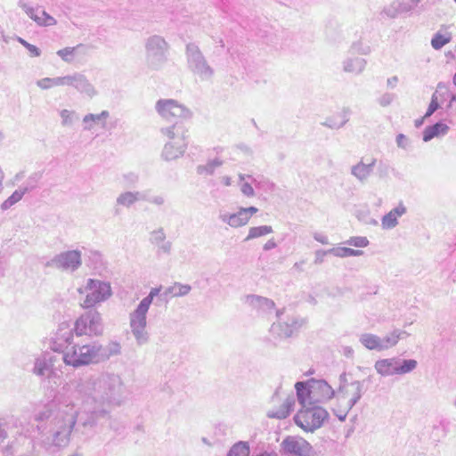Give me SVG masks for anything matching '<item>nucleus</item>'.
<instances>
[{
  "label": "nucleus",
  "mask_w": 456,
  "mask_h": 456,
  "mask_svg": "<svg viewBox=\"0 0 456 456\" xmlns=\"http://www.w3.org/2000/svg\"><path fill=\"white\" fill-rule=\"evenodd\" d=\"M452 40V34L448 31L438 30L431 39V45L435 50H440Z\"/></svg>",
  "instance_id": "42"
},
{
  "label": "nucleus",
  "mask_w": 456,
  "mask_h": 456,
  "mask_svg": "<svg viewBox=\"0 0 456 456\" xmlns=\"http://www.w3.org/2000/svg\"><path fill=\"white\" fill-rule=\"evenodd\" d=\"M191 285L175 282L165 289L164 295L167 297L170 296L172 297H184L188 295L191 292Z\"/></svg>",
  "instance_id": "39"
},
{
  "label": "nucleus",
  "mask_w": 456,
  "mask_h": 456,
  "mask_svg": "<svg viewBox=\"0 0 456 456\" xmlns=\"http://www.w3.org/2000/svg\"><path fill=\"white\" fill-rule=\"evenodd\" d=\"M330 255L329 249H318L314 252V265H321L324 262V257Z\"/></svg>",
  "instance_id": "58"
},
{
  "label": "nucleus",
  "mask_w": 456,
  "mask_h": 456,
  "mask_svg": "<svg viewBox=\"0 0 456 456\" xmlns=\"http://www.w3.org/2000/svg\"><path fill=\"white\" fill-rule=\"evenodd\" d=\"M294 399L292 397H288L282 404L279 407L277 410L269 411L267 413V416L269 418H274L278 419H286L290 411L293 409L294 406Z\"/></svg>",
  "instance_id": "36"
},
{
  "label": "nucleus",
  "mask_w": 456,
  "mask_h": 456,
  "mask_svg": "<svg viewBox=\"0 0 456 456\" xmlns=\"http://www.w3.org/2000/svg\"><path fill=\"white\" fill-rule=\"evenodd\" d=\"M240 191L246 197H254L255 196V191H254L252 185L248 183H241Z\"/></svg>",
  "instance_id": "60"
},
{
  "label": "nucleus",
  "mask_w": 456,
  "mask_h": 456,
  "mask_svg": "<svg viewBox=\"0 0 456 456\" xmlns=\"http://www.w3.org/2000/svg\"><path fill=\"white\" fill-rule=\"evenodd\" d=\"M407 336H409V334L405 330H393L390 334L381 338L382 351L394 347L401 338Z\"/></svg>",
  "instance_id": "37"
},
{
  "label": "nucleus",
  "mask_w": 456,
  "mask_h": 456,
  "mask_svg": "<svg viewBox=\"0 0 456 456\" xmlns=\"http://www.w3.org/2000/svg\"><path fill=\"white\" fill-rule=\"evenodd\" d=\"M367 61L363 58L350 56L342 61V70L345 73L361 75L366 69Z\"/></svg>",
  "instance_id": "26"
},
{
  "label": "nucleus",
  "mask_w": 456,
  "mask_h": 456,
  "mask_svg": "<svg viewBox=\"0 0 456 456\" xmlns=\"http://www.w3.org/2000/svg\"><path fill=\"white\" fill-rule=\"evenodd\" d=\"M395 100V94L390 93H385L378 99V102L382 107L389 106Z\"/></svg>",
  "instance_id": "57"
},
{
  "label": "nucleus",
  "mask_w": 456,
  "mask_h": 456,
  "mask_svg": "<svg viewBox=\"0 0 456 456\" xmlns=\"http://www.w3.org/2000/svg\"><path fill=\"white\" fill-rule=\"evenodd\" d=\"M18 5L24 12L40 27H52L57 24V20L41 6H32L24 0H19Z\"/></svg>",
  "instance_id": "14"
},
{
  "label": "nucleus",
  "mask_w": 456,
  "mask_h": 456,
  "mask_svg": "<svg viewBox=\"0 0 456 456\" xmlns=\"http://www.w3.org/2000/svg\"><path fill=\"white\" fill-rule=\"evenodd\" d=\"M149 310L150 307L139 303L128 314L129 329L137 346L146 345L150 341V333L147 329Z\"/></svg>",
  "instance_id": "8"
},
{
  "label": "nucleus",
  "mask_w": 456,
  "mask_h": 456,
  "mask_svg": "<svg viewBox=\"0 0 456 456\" xmlns=\"http://www.w3.org/2000/svg\"><path fill=\"white\" fill-rule=\"evenodd\" d=\"M364 383L361 380L347 381L345 374L340 376V384L336 392V403L333 413L340 421L346 419L351 409L360 401L364 394Z\"/></svg>",
  "instance_id": "3"
},
{
  "label": "nucleus",
  "mask_w": 456,
  "mask_h": 456,
  "mask_svg": "<svg viewBox=\"0 0 456 456\" xmlns=\"http://www.w3.org/2000/svg\"><path fill=\"white\" fill-rule=\"evenodd\" d=\"M375 164L376 159H371L368 163L361 160L351 167V175L360 183H363L372 174Z\"/></svg>",
  "instance_id": "23"
},
{
  "label": "nucleus",
  "mask_w": 456,
  "mask_h": 456,
  "mask_svg": "<svg viewBox=\"0 0 456 456\" xmlns=\"http://www.w3.org/2000/svg\"><path fill=\"white\" fill-rule=\"evenodd\" d=\"M396 144L399 148L406 150L410 146V140L403 134H399L396 136Z\"/></svg>",
  "instance_id": "59"
},
{
  "label": "nucleus",
  "mask_w": 456,
  "mask_h": 456,
  "mask_svg": "<svg viewBox=\"0 0 456 456\" xmlns=\"http://www.w3.org/2000/svg\"><path fill=\"white\" fill-rule=\"evenodd\" d=\"M218 218L222 223L226 224L234 229L243 227L248 223V217L245 216L240 208H239L238 211L234 213L225 211L220 212Z\"/></svg>",
  "instance_id": "22"
},
{
  "label": "nucleus",
  "mask_w": 456,
  "mask_h": 456,
  "mask_svg": "<svg viewBox=\"0 0 456 456\" xmlns=\"http://www.w3.org/2000/svg\"><path fill=\"white\" fill-rule=\"evenodd\" d=\"M28 192V189H23L22 187L19 188L18 190L14 191L12 194L8 197L0 206L1 209L3 211L8 210L12 206H14L16 203L21 200L25 193Z\"/></svg>",
  "instance_id": "43"
},
{
  "label": "nucleus",
  "mask_w": 456,
  "mask_h": 456,
  "mask_svg": "<svg viewBox=\"0 0 456 456\" xmlns=\"http://www.w3.org/2000/svg\"><path fill=\"white\" fill-rule=\"evenodd\" d=\"M439 107H440V105L438 102L437 93L435 92L431 96L430 103L428 105V108L427 112L424 115L423 118H428L430 116H432L439 109Z\"/></svg>",
  "instance_id": "51"
},
{
  "label": "nucleus",
  "mask_w": 456,
  "mask_h": 456,
  "mask_svg": "<svg viewBox=\"0 0 456 456\" xmlns=\"http://www.w3.org/2000/svg\"><path fill=\"white\" fill-rule=\"evenodd\" d=\"M249 446L245 442L235 444L229 451L227 456H249Z\"/></svg>",
  "instance_id": "47"
},
{
  "label": "nucleus",
  "mask_w": 456,
  "mask_h": 456,
  "mask_svg": "<svg viewBox=\"0 0 456 456\" xmlns=\"http://www.w3.org/2000/svg\"><path fill=\"white\" fill-rule=\"evenodd\" d=\"M240 208L242 209L245 216L248 217V222H249L251 216L253 215H255L256 213H257V211H258V208L256 207H248V208L240 207Z\"/></svg>",
  "instance_id": "63"
},
{
  "label": "nucleus",
  "mask_w": 456,
  "mask_h": 456,
  "mask_svg": "<svg viewBox=\"0 0 456 456\" xmlns=\"http://www.w3.org/2000/svg\"><path fill=\"white\" fill-rule=\"evenodd\" d=\"M168 43L165 38L159 35L149 37L145 41V57L147 65L158 69L167 60Z\"/></svg>",
  "instance_id": "9"
},
{
  "label": "nucleus",
  "mask_w": 456,
  "mask_h": 456,
  "mask_svg": "<svg viewBox=\"0 0 456 456\" xmlns=\"http://www.w3.org/2000/svg\"><path fill=\"white\" fill-rule=\"evenodd\" d=\"M54 398L53 399L52 403L50 404H47L44 407L43 410L39 411L35 415V420L37 421H44L45 419H48L50 418L51 420H53L57 413V408L53 403ZM51 428H52V421H50V428L48 431V435L46 436L45 439H44L42 442L44 443L46 449H49L51 446H54V444L52 443L51 438Z\"/></svg>",
  "instance_id": "21"
},
{
  "label": "nucleus",
  "mask_w": 456,
  "mask_h": 456,
  "mask_svg": "<svg viewBox=\"0 0 456 456\" xmlns=\"http://www.w3.org/2000/svg\"><path fill=\"white\" fill-rule=\"evenodd\" d=\"M417 364V361L413 359L400 360L397 358V372L400 375L409 373L416 369Z\"/></svg>",
  "instance_id": "46"
},
{
  "label": "nucleus",
  "mask_w": 456,
  "mask_h": 456,
  "mask_svg": "<svg viewBox=\"0 0 456 456\" xmlns=\"http://www.w3.org/2000/svg\"><path fill=\"white\" fill-rule=\"evenodd\" d=\"M74 331L68 322L60 323L51 339L50 348L62 354L72 345Z\"/></svg>",
  "instance_id": "13"
},
{
  "label": "nucleus",
  "mask_w": 456,
  "mask_h": 456,
  "mask_svg": "<svg viewBox=\"0 0 456 456\" xmlns=\"http://www.w3.org/2000/svg\"><path fill=\"white\" fill-rule=\"evenodd\" d=\"M110 117L108 110H102L101 113L93 114L89 113L84 116L83 124L85 130H92L94 125L99 124L102 128L106 127V120Z\"/></svg>",
  "instance_id": "30"
},
{
  "label": "nucleus",
  "mask_w": 456,
  "mask_h": 456,
  "mask_svg": "<svg viewBox=\"0 0 456 456\" xmlns=\"http://www.w3.org/2000/svg\"><path fill=\"white\" fill-rule=\"evenodd\" d=\"M406 212V208L399 204L382 217L381 225L383 229H392L398 224L397 219Z\"/></svg>",
  "instance_id": "31"
},
{
  "label": "nucleus",
  "mask_w": 456,
  "mask_h": 456,
  "mask_svg": "<svg viewBox=\"0 0 456 456\" xmlns=\"http://www.w3.org/2000/svg\"><path fill=\"white\" fill-rule=\"evenodd\" d=\"M297 395L301 408L315 403L314 394H312L311 382H297L295 385Z\"/></svg>",
  "instance_id": "28"
},
{
  "label": "nucleus",
  "mask_w": 456,
  "mask_h": 456,
  "mask_svg": "<svg viewBox=\"0 0 456 456\" xmlns=\"http://www.w3.org/2000/svg\"><path fill=\"white\" fill-rule=\"evenodd\" d=\"M313 237L316 241L322 243V245L329 244L328 236L322 232H315L313 233Z\"/></svg>",
  "instance_id": "62"
},
{
  "label": "nucleus",
  "mask_w": 456,
  "mask_h": 456,
  "mask_svg": "<svg viewBox=\"0 0 456 456\" xmlns=\"http://www.w3.org/2000/svg\"><path fill=\"white\" fill-rule=\"evenodd\" d=\"M82 45H77L75 47H65L57 51V55L66 62H72L74 60L75 53Z\"/></svg>",
  "instance_id": "48"
},
{
  "label": "nucleus",
  "mask_w": 456,
  "mask_h": 456,
  "mask_svg": "<svg viewBox=\"0 0 456 456\" xmlns=\"http://www.w3.org/2000/svg\"><path fill=\"white\" fill-rule=\"evenodd\" d=\"M176 145L177 144L175 143V142H167L165 144L162 151V157L166 160H174L183 155L185 149L187 147V142L184 141V146L183 147L182 150H176Z\"/></svg>",
  "instance_id": "38"
},
{
  "label": "nucleus",
  "mask_w": 456,
  "mask_h": 456,
  "mask_svg": "<svg viewBox=\"0 0 456 456\" xmlns=\"http://www.w3.org/2000/svg\"><path fill=\"white\" fill-rule=\"evenodd\" d=\"M349 53L351 54L369 55L371 53V47L362 40H358L352 43Z\"/></svg>",
  "instance_id": "45"
},
{
  "label": "nucleus",
  "mask_w": 456,
  "mask_h": 456,
  "mask_svg": "<svg viewBox=\"0 0 456 456\" xmlns=\"http://www.w3.org/2000/svg\"><path fill=\"white\" fill-rule=\"evenodd\" d=\"M144 200L156 206H162L166 202V199L163 195H154L149 199L144 197Z\"/></svg>",
  "instance_id": "61"
},
{
  "label": "nucleus",
  "mask_w": 456,
  "mask_h": 456,
  "mask_svg": "<svg viewBox=\"0 0 456 456\" xmlns=\"http://www.w3.org/2000/svg\"><path fill=\"white\" fill-rule=\"evenodd\" d=\"M346 244L356 248H365L369 245V240L363 236H354L349 238L346 242Z\"/></svg>",
  "instance_id": "50"
},
{
  "label": "nucleus",
  "mask_w": 456,
  "mask_h": 456,
  "mask_svg": "<svg viewBox=\"0 0 456 456\" xmlns=\"http://www.w3.org/2000/svg\"><path fill=\"white\" fill-rule=\"evenodd\" d=\"M161 133L167 137L168 142H175L176 150H182L186 141L185 129L181 123H174L172 126L161 129Z\"/></svg>",
  "instance_id": "20"
},
{
  "label": "nucleus",
  "mask_w": 456,
  "mask_h": 456,
  "mask_svg": "<svg viewBox=\"0 0 456 456\" xmlns=\"http://www.w3.org/2000/svg\"><path fill=\"white\" fill-rule=\"evenodd\" d=\"M246 303L252 308L262 311L272 310L275 305L273 300L257 295L247 296Z\"/></svg>",
  "instance_id": "32"
},
{
  "label": "nucleus",
  "mask_w": 456,
  "mask_h": 456,
  "mask_svg": "<svg viewBox=\"0 0 456 456\" xmlns=\"http://www.w3.org/2000/svg\"><path fill=\"white\" fill-rule=\"evenodd\" d=\"M400 6L401 1L395 0L384 8L383 12L389 18H395L401 13Z\"/></svg>",
  "instance_id": "49"
},
{
  "label": "nucleus",
  "mask_w": 456,
  "mask_h": 456,
  "mask_svg": "<svg viewBox=\"0 0 456 456\" xmlns=\"http://www.w3.org/2000/svg\"><path fill=\"white\" fill-rule=\"evenodd\" d=\"M188 69L201 81L210 80L214 76V69L209 65L200 47L189 43L185 47Z\"/></svg>",
  "instance_id": "6"
},
{
  "label": "nucleus",
  "mask_w": 456,
  "mask_h": 456,
  "mask_svg": "<svg viewBox=\"0 0 456 456\" xmlns=\"http://www.w3.org/2000/svg\"><path fill=\"white\" fill-rule=\"evenodd\" d=\"M223 160L218 158L208 161L205 165H200L197 167V173L200 175H211L217 167L223 165Z\"/></svg>",
  "instance_id": "44"
},
{
  "label": "nucleus",
  "mask_w": 456,
  "mask_h": 456,
  "mask_svg": "<svg viewBox=\"0 0 456 456\" xmlns=\"http://www.w3.org/2000/svg\"><path fill=\"white\" fill-rule=\"evenodd\" d=\"M99 348L97 342L93 341L85 345H71L62 354V361L67 366L80 368L98 363Z\"/></svg>",
  "instance_id": "4"
},
{
  "label": "nucleus",
  "mask_w": 456,
  "mask_h": 456,
  "mask_svg": "<svg viewBox=\"0 0 456 456\" xmlns=\"http://www.w3.org/2000/svg\"><path fill=\"white\" fill-rule=\"evenodd\" d=\"M312 394H314L315 403H324L332 398L336 399V392L330 385L323 379L312 380Z\"/></svg>",
  "instance_id": "18"
},
{
  "label": "nucleus",
  "mask_w": 456,
  "mask_h": 456,
  "mask_svg": "<svg viewBox=\"0 0 456 456\" xmlns=\"http://www.w3.org/2000/svg\"><path fill=\"white\" fill-rule=\"evenodd\" d=\"M26 49L28 51L31 57H38L41 54L40 49L34 45L30 44V45Z\"/></svg>",
  "instance_id": "64"
},
{
  "label": "nucleus",
  "mask_w": 456,
  "mask_h": 456,
  "mask_svg": "<svg viewBox=\"0 0 456 456\" xmlns=\"http://www.w3.org/2000/svg\"><path fill=\"white\" fill-rule=\"evenodd\" d=\"M328 417L329 413L324 408L314 403L301 408L294 420L304 431L313 433L323 425Z\"/></svg>",
  "instance_id": "7"
},
{
  "label": "nucleus",
  "mask_w": 456,
  "mask_h": 456,
  "mask_svg": "<svg viewBox=\"0 0 456 456\" xmlns=\"http://www.w3.org/2000/svg\"><path fill=\"white\" fill-rule=\"evenodd\" d=\"M141 200H144V197L140 191H126L119 193L114 204L115 213L119 214L121 208H130Z\"/></svg>",
  "instance_id": "19"
},
{
  "label": "nucleus",
  "mask_w": 456,
  "mask_h": 456,
  "mask_svg": "<svg viewBox=\"0 0 456 456\" xmlns=\"http://www.w3.org/2000/svg\"><path fill=\"white\" fill-rule=\"evenodd\" d=\"M102 317L97 311H89L82 314L76 321L74 327L77 337L98 336L102 333Z\"/></svg>",
  "instance_id": "11"
},
{
  "label": "nucleus",
  "mask_w": 456,
  "mask_h": 456,
  "mask_svg": "<svg viewBox=\"0 0 456 456\" xmlns=\"http://www.w3.org/2000/svg\"><path fill=\"white\" fill-rule=\"evenodd\" d=\"M53 403L57 413L52 420L50 432L52 443L57 447L68 444L77 421L84 428L92 429L109 413L103 406L86 403L80 397L71 395L67 386H62L56 393Z\"/></svg>",
  "instance_id": "1"
},
{
  "label": "nucleus",
  "mask_w": 456,
  "mask_h": 456,
  "mask_svg": "<svg viewBox=\"0 0 456 456\" xmlns=\"http://www.w3.org/2000/svg\"><path fill=\"white\" fill-rule=\"evenodd\" d=\"M374 368L379 375L384 377L398 374L397 358L393 357L378 360L374 364Z\"/></svg>",
  "instance_id": "29"
},
{
  "label": "nucleus",
  "mask_w": 456,
  "mask_h": 456,
  "mask_svg": "<svg viewBox=\"0 0 456 456\" xmlns=\"http://www.w3.org/2000/svg\"><path fill=\"white\" fill-rule=\"evenodd\" d=\"M66 76L55 77H44L38 79L36 85L42 90H49L56 86H65Z\"/></svg>",
  "instance_id": "40"
},
{
  "label": "nucleus",
  "mask_w": 456,
  "mask_h": 456,
  "mask_svg": "<svg viewBox=\"0 0 456 456\" xmlns=\"http://www.w3.org/2000/svg\"><path fill=\"white\" fill-rule=\"evenodd\" d=\"M150 242L156 246L159 250L165 254H169L172 248V242L167 240V235L162 227L153 230L150 233Z\"/></svg>",
  "instance_id": "25"
},
{
  "label": "nucleus",
  "mask_w": 456,
  "mask_h": 456,
  "mask_svg": "<svg viewBox=\"0 0 456 456\" xmlns=\"http://www.w3.org/2000/svg\"><path fill=\"white\" fill-rule=\"evenodd\" d=\"M65 86L74 88L77 92L89 98L97 95L95 86L90 82L86 75L80 72H73L66 75Z\"/></svg>",
  "instance_id": "15"
},
{
  "label": "nucleus",
  "mask_w": 456,
  "mask_h": 456,
  "mask_svg": "<svg viewBox=\"0 0 456 456\" xmlns=\"http://www.w3.org/2000/svg\"><path fill=\"white\" fill-rule=\"evenodd\" d=\"M74 114V111L66 109L61 110V125L64 126L72 125Z\"/></svg>",
  "instance_id": "55"
},
{
  "label": "nucleus",
  "mask_w": 456,
  "mask_h": 456,
  "mask_svg": "<svg viewBox=\"0 0 456 456\" xmlns=\"http://www.w3.org/2000/svg\"><path fill=\"white\" fill-rule=\"evenodd\" d=\"M330 255L337 257L345 258L350 256V248L336 247L329 249Z\"/></svg>",
  "instance_id": "54"
},
{
  "label": "nucleus",
  "mask_w": 456,
  "mask_h": 456,
  "mask_svg": "<svg viewBox=\"0 0 456 456\" xmlns=\"http://www.w3.org/2000/svg\"><path fill=\"white\" fill-rule=\"evenodd\" d=\"M273 232L271 225H260L253 226L248 229V235L244 239V241H249L265 235H268Z\"/></svg>",
  "instance_id": "41"
},
{
  "label": "nucleus",
  "mask_w": 456,
  "mask_h": 456,
  "mask_svg": "<svg viewBox=\"0 0 456 456\" xmlns=\"http://www.w3.org/2000/svg\"><path fill=\"white\" fill-rule=\"evenodd\" d=\"M82 265L81 252L79 250H68L54 256L47 266L66 272H75Z\"/></svg>",
  "instance_id": "12"
},
{
  "label": "nucleus",
  "mask_w": 456,
  "mask_h": 456,
  "mask_svg": "<svg viewBox=\"0 0 456 456\" xmlns=\"http://www.w3.org/2000/svg\"><path fill=\"white\" fill-rule=\"evenodd\" d=\"M351 113L349 107H343L336 116L327 118L322 125L331 129H339L349 121Z\"/></svg>",
  "instance_id": "27"
},
{
  "label": "nucleus",
  "mask_w": 456,
  "mask_h": 456,
  "mask_svg": "<svg viewBox=\"0 0 456 456\" xmlns=\"http://www.w3.org/2000/svg\"><path fill=\"white\" fill-rule=\"evenodd\" d=\"M139 180L135 173L129 172L122 175V182L126 186H134Z\"/></svg>",
  "instance_id": "56"
},
{
  "label": "nucleus",
  "mask_w": 456,
  "mask_h": 456,
  "mask_svg": "<svg viewBox=\"0 0 456 456\" xmlns=\"http://www.w3.org/2000/svg\"><path fill=\"white\" fill-rule=\"evenodd\" d=\"M158 114L165 120L181 123L191 118L192 113L183 104L173 99H160L155 104Z\"/></svg>",
  "instance_id": "10"
},
{
  "label": "nucleus",
  "mask_w": 456,
  "mask_h": 456,
  "mask_svg": "<svg viewBox=\"0 0 456 456\" xmlns=\"http://www.w3.org/2000/svg\"><path fill=\"white\" fill-rule=\"evenodd\" d=\"M41 174L40 173H33L31 174L27 181H26V186L22 187L23 189H28V191L35 189L37 187V184L38 181L41 179Z\"/></svg>",
  "instance_id": "53"
},
{
  "label": "nucleus",
  "mask_w": 456,
  "mask_h": 456,
  "mask_svg": "<svg viewBox=\"0 0 456 456\" xmlns=\"http://www.w3.org/2000/svg\"><path fill=\"white\" fill-rule=\"evenodd\" d=\"M55 358L49 354H43L35 360L33 373L39 377L48 376L53 367Z\"/></svg>",
  "instance_id": "24"
},
{
  "label": "nucleus",
  "mask_w": 456,
  "mask_h": 456,
  "mask_svg": "<svg viewBox=\"0 0 456 456\" xmlns=\"http://www.w3.org/2000/svg\"><path fill=\"white\" fill-rule=\"evenodd\" d=\"M282 314L281 310H278L276 314L280 318ZM304 322L296 317H289L286 321L282 322L281 319L277 322H274L271 327V332L273 335L286 338L293 335L302 325Z\"/></svg>",
  "instance_id": "17"
},
{
  "label": "nucleus",
  "mask_w": 456,
  "mask_h": 456,
  "mask_svg": "<svg viewBox=\"0 0 456 456\" xmlns=\"http://www.w3.org/2000/svg\"><path fill=\"white\" fill-rule=\"evenodd\" d=\"M283 452L294 456H313L312 445L300 436H287L281 444Z\"/></svg>",
  "instance_id": "16"
},
{
  "label": "nucleus",
  "mask_w": 456,
  "mask_h": 456,
  "mask_svg": "<svg viewBox=\"0 0 456 456\" xmlns=\"http://www.w3.org/2000/svg\"><path fill=\"white\" fill-rule=\"evenodd\" d=\"M160 290H161V286L157 287V288H152L150 290L149 294L145 297H143L140 301V303L147 305L148 307H151L154 297H156L159 294Z\"/></svg>",
  "instance_id": "52"
},
{
  "label": "nucleus",
  "mask_w": 456,
  "mask_h": 456,
  "mask_svg": "<svg viewBox=\"0 0 456 456\" xmlns=\"http://www.w3.org/2000/svg\"><path fill=\"white\" fill-rule=\"evenodd\" d=\"M80 295H86L81 302L83 308H91L95 305L108 300L112 296L110 283L108 281L88 279L86 284L77 289Z\"/></svg>",
  "instance_id": "5"
},
{
  "label": "nucleus",
  "mask_w": 456,
  "mask_h": 456,
  "mask_svg": "<svg viewBox=\"0 0 456 456\" xmlns=\"http://www.w3.org/2000/svg\"><path fill=\"white\" fill-rule=\"evenodd\" d=\"M360 343L369 350L382 351L381 338L372 333H362L359 337Z\"/></svg>",
  "instance_id": "35"
},
{
  "label": "nucleus",
  "mask_w": 456,
  "mask_h": 456,
  "mask_svg": "<svg viewBox=\"0 0 456 456\" xmlns=\"http://www.w3.org/2000/svg\"><path fill=\"white\" fill-rule=\"evenodd\" d=\"M97 347L99 348L98 363L109 360L113 355H118L121 352V346L118 342H110L106 346L97 342Z\"/></svg>",
  "instance_id": "33"
},
{
  "label": "nucleus",
  "mask_w": 456,
  "mask_h": 456,
  "mask_svg": "<svg viewBox=\"0 0 456 456\" xmlns=\"http://www.w3.org/2000/svg\"><path fill=\"white\" fill-rule=\"evenodd\" d=\"M63 386L69 387L71 395L80 397L86 403L103 407L119 405L125 389L121 377L113 372H102Z\"/></svg>",
  "instance_id": "2"
},
{
  "label": "nucleus",
  "mask_w": 456,
  "mask_h": 456,
  "mask_svg": "<svg viewBox=\"0 0 456 456\" xmlns=\"http://www.w3.org/2000/svg\"><path fill=\"white\" fill-rule=\"evenodd\" d=\"M449 131V126L443 123L437 122L433 126H427L423 131V141L429 142L435 137L445 135Z\"/></svg>",
  "instance_id": "34"
}]
</instances>
